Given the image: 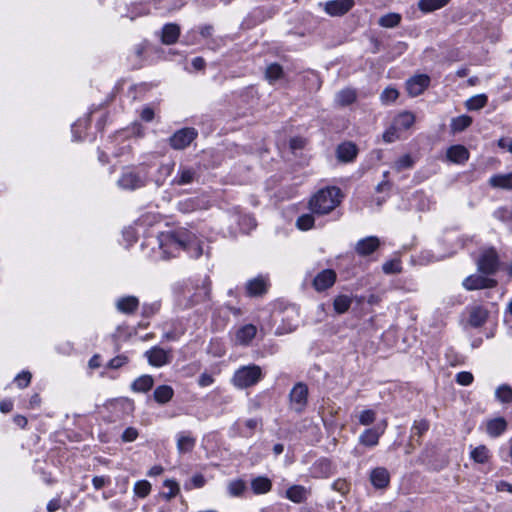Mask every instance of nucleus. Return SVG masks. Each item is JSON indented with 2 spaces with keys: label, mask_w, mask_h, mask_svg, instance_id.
Returning <instances> with one entry per match:
<instances>
[{
  "label": "nucleus",
  "mask_w": 512,
  "mask_h": 512,
  "mask_svg": "<svg viewBox=\"0 0 512 512\" xmlns=\"http://www.w3.org/2000/svg\"><path fill=\"white\" fill-rule=\"evenodd\" d=\"M246 489V483L242 479H235L227 484V491L231 497H242Z\"/></svg>",
  "instance_id": "34"
},
{
  "label": "nucleus",
  "mask_w": 512,
  "mask_h": 512,
  "mask_svg": "<svg viewBox=\"0 0 512 512\" xmlns=\"http://www.w3.org/2000/svg\"><path fill=\"white\" fill-rule=\"evenodd\" d=\"M398 91L395 88L388 87L381 93V100L384 103H390L398 98Z\"/></svg>",
  "instance_id": "53"
},
{
  "label": "nucleus",
  "mask_w": 512,
  "mask_h": 512,
  "mask_svg": "<svg viewBox=\"0 0 512 512\" xmlns=\"http://www.w3.org/2000/svg\"><path fill=\"white\" fill-rule=\"evenodd\" d=\"M174 167V161L162 163L158 167L157 174L155 177V183L158 187L162 186L165 183V181L172 175Z\"/></svg>",
  "instance_id": "26"
},
{
  "label": "nucleus",
  "mask_w": 512,
  "mask_h": 512,
  "mask_svg": "<svg viewBox=\"0 0 512 512\" xmlns=\"http://www.w3.org/2000/svg\"><path fill=\"white\" fill-rule=\"evenodd\" d=\"M197 177V171L193 167L180 165L175 177L171 180V185H187L194 182Z\"/></svg>",
  "instance_id": "13"
},
{
  "label": "nucleus",
  "mask_w": 512,
  "mask_h": 512,
  "mask_svg": "<svg viewBox=\"0 0 512 512\" xmlns=\"http://www.w3.org/2000/svg\"><path fill=\"white\" fill-rule=\"evenodd\" d=\"M196 444V439L190 433H179L177 436V450L180 454L191 452Z\"/></svg>",
  "instance_id": "23"
},
{
  "label": "nucleus",
  "mask_w": 512,
  "mask_h": 512,
  "mask_svg": "<svg viewBox=\"0 0 512 512\" xmlns=\"http://www.w3.org/2000/svg\"><path fill=\"white\" fill-rule=\"evenodd\" d=\"M133 491L137 497L145 498L151 492V484L147 480L137 481L134 485Z\"/></svg>",
  "instance_id": "44"
},
{
  "label": "nucleus",
  "mask_w": 512,
  "mask_h": 512,
  "mask_svg": "<svg viewBox=\"0 0 512 512\" xmlns=\"http://www.w3.org/2000/svg\"><path fill=\"white\" fill-rule=\"evenodd\" d=\"M380 246V240L376 236H368L360 239L355 244V252L361 256L366 257L375 252Z\"/></svg>",
  "instance_id": "11"
},
{
  "label": "nucleus",
  "mask_w": 512,
  "mask_h": 512,
  "mask_svg": "<svg viewBox=\"0 0 512 512\" xmlns=\"http://www.w3.org/2000/svg\"><path fill=\"white\" fill-rule=\"evenodd\" d=\"M290 409L296 413L304 411L308 401V387L302 382L294 385L289 393Z\"/></svg>",
  "instance_id": "6"
},
{
  "label": "nucleus",
  "mask_w": 512,
  "mask_h": 512,
  "mask_svg": "<svg viewBox=\"0 0 512 512\" xmlns=\"http://www.w3.org/2000/svg\"><path fill=\"white\" fill-rule=\"evenodd\" d=\"M429 429V423L425 419L416 420L411 428V439L415 436L421 437Z\"/></svg>",
  "instance_id": "45"
},
{
  "label": "nucleus",
  "mask_w": 512,
  "mask_h": 512,
  "mask_svg": "<svg viewBox=\"0 0 512 512\" xmlns=\"http://www.w3.org/2000/svg\"><path fill=\"white\" fill-rule=\"evenodd\" d=\"M109 483H110V478L105 477V476H94L92 479L93 487L96 490H100L101 488H103L105 485H107Z\"/></svg>",
  "instance_id": "59"
},
{
  "label": "nucleus",
  "mask_w": 512,
  "mask_h": 512,
  "mask_svg": "<svg viewBox=\"0 0 512 512\" xmlns=\"http://www.w3.org/2000/svg\"><path fill=\"white\" fill-rule=\"evenodd\" d=\"M177 208L182 213H190L200 208V201L195 197L187 198L179 201Z\"/></svg>",
  "instance_id": "39"
},
{
  "label": "nucleus",
  "mask_w": 512,
  "mask_h": 512,
  "mask_svg": "<svg viewBox=\"0 0 512 512\" xmlns=\"http://www.w3.org/2000/svg\"><path fill=\"white\" fill-rule=\"evenodd\" d=\"M31 378L32 375L30 372L23 371L15 377L14 381L17 383L19 388H25L30 384Z\"/></svg>",
  "instance_id": "54"
},
{
  "label": "nucleus",
  "mask_w": 512,
  "mask_h": 512,
  "mask_svg": "<svg viewBox=\"0 0 512 512\" xmlns=\"http://www.w3.org/2000/svg\"><path fill=\"white\" fill-rule=\"evenodd\" d=\"M159 246L168 257H175L181 250L191 258H199L203 254V243L186 230L168 231L159 235Z\"/></svg>",
  "instance_id": "1"
},
{
  "label": "nucleus",
  "mask_w": 512,
  "mask_h": 512,
  "mask_svg": "<svg viewBox=\"0 0 512 512\" xmlns=\"http://www.w3.org/2000/svg\"><path fill=\"white\" fill-rule=\"evenodd\" d=\"M154 118V111L150 107H145L141 112V119L145 122H150Z\"/></svg>",
  "instance_id": "63"
},
{
  "label": "nucleus",
  "mask_w": 512,
  "mask_h": 512,
  "mask_svg": "<svg viewBox=\"0 0 512 512\" xmlns=\"http://www.w3.org/2000/svg\"><path fill=\"white\" fill-rule=\"evenodd\" d=\"M376 414L373 410H363L359 415V423L362 425H370L375 421Z\"/></svg>",
  "instance_id": "52"
},
{
  "label": "nucleus",
  "mask_w": 512,
  "mask_h": 512,
  "mask_svg": "<svg viewBox=\"0 0 512 512\" xmlns=\"http://www.w3.org/2000/svg\"><path fill=\"white\" fill-rule=\"evenodd\" d=\"M332 488L344 495L349 491V483L345 479H337L333 482Z\"/></svg>",
  "instance_id": "55"
},
{
  "label": "nucleus",
  "mask_w": 512,
  "mask_h": 512,
  "mask_svg": "<svg viewBox=\"0 0 512 512\" xmlns=\"http://www.w3.org/2000/svg\"><path fill=\"white\" fill-rule=\"evenodd\" d=\"M336 281V273L331 269H325L318 273L313 280L315 290L321 292L330 288Z\"/></svg>",
  "instance_id": "14"
},
{
  "label": "nucleus",
  "mask_w": 512,
  "mask_h": 512,
  "mask_svg": "<svg viewBox=\"0 0 512 512\" xmlns=\"http://www.w3.org/2000/svg\"><path fill=\"white\" fill-rule=\"evenodd\" d=\"M160 309V302L144 303L142 306L143 317L149 318L156 314Z\"/></svg>",
  "instance_id": "49"
},
{
  "label": "nucleus",
  "mask_w": 512,
  "mask_h": 512,
  "mask_svg": "<svg viewBox=\"0 0 512 512\" xmlns=\"http://www.w3.org/2000/svg\"><path fill=\"white\" fill-rule=\"evenodd\" d=\"M138 437V431L133 427H128L122 434V440L124 442H133Z\"/></svg>",
  "instance_id": "58"
},
{
  "label": "nucleus",
  "mask_w": 512,
  "mask_h": 512,
  "mask_svg": "<svg viewBox=\"0 0 512 512\" xmlns=\"http://www.w3.org/2000/svg\"><path fill=\"white\" fill-rule=\"evenodd\" d=\"M148 363L154 367H162L171 361L169 351L164 350L158 346L152 347L145 352Z\"/></svg>",
  "instance_id": "10"
},
{
  "label": "nucleus",
  "mask_w": 512,
  "mask_h": 512,
  "mask_svg": "<svg viewBox=\"0 0 512 512\" xmlns=\"http://www.w3.org/2000/svg\"><path fill=\"white\" fill-rule=\"evenodd\" d=\"M415 122V116L411 112L400 113L394 120L393 125L398 130H407Z\"/></svg>",
  "instance_id": "31"
},
{
  "label": "nucleus",
  "mask_w": 512,
  "mask_h": 512,
  "mask_svg": "<svg viewBox=\"0 0 512 512\" xmlns=\"http://www.w3.org/2000/svg\"><path fill=\"white\" fill-rule=\"evenodd\" d=\"M257 328L253 324L240 327L235 334V342L238 345L247 346L255 338Z\"/></svg>",
  "instance_id": "18"
},
{
  "label": "nucleus",
  "mask_w": 512,
  "mask_h": 512,
  "mask_svg": "<svg viewBox=\"0 0 512 512\" xmlns=\"http://www.w3.org/2000/svg\"><path fill=\"white\" fill-rule=\"evenodd\" d=\"M414 165V161L413 159L411 158V156L409 154H405L403 156H401L396 162H395V169L397 171H402L404 169H409V168H412Z\"/></svg>",
  "instance_id": "48"
},
{
  "label": "nucleus",
  "mask_w": 512,
  "mask_h": 512,
  "mask_svg": "<svg viewBox=\"0 0 512 512\" xmlns=\"http://www.w3.org/2000/svg\"><path fill=\"white\" fill-rule=\"evenodd\" d=\"M471 458L480 464H484L489 460V450L486 446L480 445L474 448L470 453Z\"/></svg>",
  "instance_id": "42"
},
{
  "label": "nucleus",
  "mask_w": 512,
  "mask_h": 512,
  "mask_svg": "<svg viewBox=\"0 0 512 512\" xmlns=\"http://www.w3.org/2000/svg\"><path fill=\"white\" fill-rule=\"evenodd\" d=\"M127 362L128 358L125 355H118L108 362V367L111 369H118L125 365Z\"/></svg>",
  "instance_id": "56"
},
{
  "label": "nucleus",
  "mask_w": 512,
  "mask_h": 512,
  "mask_svg": "<svg viewBox=\"0 0 512 512\" xmlns=\"http://www.w3.org/2000/svg\"><path fill=\"white\" fill-rule=\"evenodd\" d=\"M507 428V422L503 417L488 421L486 431L491 437L500 436Z\"/></svg>",
  "instance_id": "29"
},
{
  "label": "nucleus",
  "mask_w": 512,
  "mask_h": 512,
  "mask_svg": "<svg viewBox=\"0 0 512 512\" xmlns=\"http://www.w3.org/2000/svg\"><path fill=\"white\" fill-rule=\"evenodd\" d=\"M191 482L194 488H201L205 485L206 479L202 474H195L192 476Z\"/></svg>",
  "instance_id": "61"
},
{
  "label": "nucleus",
  "mask_w": 512,
  "mask_h": 512,
  "mask_svg": "<svg viewBox=\"0 0 512 512\" xmlns=\"http://www.w3.org/2000/svg\"><path fill=\"white\" fill-rule=\"evenodd\" d=\"M370 482L376 489H385L390 484V473L384 467H377L370 472Z\"/></svg>",
  "instance_id": "15"
},
{
  "label": "nucleus",
  "mask_w": 512,
  "mask_h": 512,
  "mask_svg": "<svg viewBox=\"0 0 512 512\" xmlns=\"http://www.w3.org/2000/svg\"><path fill=\"white\" fill-rule=\"evenodd\" d=\"M164 486L169 488V491L164 494V496L167 499H171V498L175 497L179 493V491H180L178 483L176 481H174V480H171V479L165 480L164 481Z\"/></svg>",
  "instance_id": "50"
},
{
  "label": "nucleus",
  "mask_w": 512,
  "mask_h": 512,
  "mask_svg": "<svg viewBox=\"0 0 512 512\" xmlns=\"http://www.w3.org/2000/svg\"><path fill=\"white\" fill-rule=\"evenodd\" d=\"M173 396L174 390L169 385H160L153 392L154 400L162 405L168 403Z\"/></svg>",
  "instance_id": "28"
},
{
  "label": "nucleus",
  "mask_w": 512,
  "mask_h": 512,
  "mask_svg": "<svg viewBox=\"0 0 512 512\" xmlns=\"http://www.w3.org/2000/svg\"><path fill=\"white\" fill-rule=\"evenodd\" d=\"M308 491L302 485H292L286 490V497L294 503H303L307 500Z\"/></svg>",
  "instance_id": "24"
},
{
  "label": "nucleus",
  "mask_w": 512,
  "mask_h": 512,
  "mask_svg": "<svg viewBox=\"0 0 512 512\" xmlns=\"http://www.w3.org/2000/svg\"><path fill=\"white\" fill-rule=\"evenodd\" d=\"M246 291L249 296H260L267 291V282L263 277L251 279L246 284Z\"/></svg>",
  "instance_id": "20"
},
{
  "label": "nucleus",
  "mask_w": 512,
  "mask_h": 512,
  "mask_svg": "<svg viewBox=\"0 0 512 512\" xmlns=\"http://www.w3.org/2000/svg\"><path fill=\"white\" fill-rule=\"evenodd\" d=\"M447 158L454 163H464L469 158V151L462 145H453L447 150Z\"/></svg>",
  "instance_id": "22"
},
{
  "label": "nucleus",
  "mask_w": 512,
  "mask_h": 512,
  "mask_svg": "<svg viewBox=\"0 0 512 512\" xmlns=\"http://www.w3.org/2000/svg\"><path fill=\"white\" fill-rule=\"evenodd\" d=\"M154 384V379L151 375H142L135 379L131 384V389L137 393L148 392Z\"/></svg>",
  "instance_id": "25"
},
{
  "label": "nucleus",
  "mask_w": 512,
  "mask_h": 512,
  "mask_svg": "<svg viewBox=\"0 0 512 512\" xmlns=\"http://www.w3.org/2000/svg\"><path fill=\"white\" fill-rule=\"evenodd\" d=\"M401 19L402 17L399 13L391 12L381 16L378 20V24L384 28H394L400 24Z\"/></svg>",
  "instance_id": "35"
},
{
  "label": "nucleus",
  "mask_w": 512,
  "mask_h": 512,
  "mask_svg": "<svg viewBox=\"0 0 512 512\" xmlns=\"http://www.w3.org/2000/svg\"><path fill=\"white\" fill-rule=\"evenodd\" d=\"M455 380L459 385L468 386L473 382L474 377L471 372L462 371L456 374Z\"/></svg>",
  "instance_id": "51"
},
{
  "label": "nucleus",
  "mask_w": 512,
  "mask_h": 512,
  "mask_svg": "<svg viewBox=\"0 0 512 512\" xmlns=\"http://www.w3.org/2000/svg\"><path fill=\"white\" fill-rule=\"evenodd\" d=\"M197 136L198 132L195 128L185 127L171 135L168 142L174 150H183L187 148Z\"/></svg>",
  "instance_id": "5"
},
{
  "label": "nucleus",
  "mask_w": 512,
  "mask_h": 512,
  "mask_svg": "<svg viewBox=\"0 0 512 512\" xmlns=\"http://www.w3.org/2000/svg\"><path fill=\"white\" fill-rule=\"evenodd\" d=\"M429 83L430 78L427 75H416L407 80L406 89L409 95L418 96L428 87Z\"/></svg>",
  "instance_id": "12"
},
{
  "label": "nucleus",
  "mask_w": 512,
  "mask_h": 512,
  "mask_svg": "<svg viewBox=\"0 0 512 512\" xmlns=\"http://www.w3.org/2000/svg\"><path fill=\"white\" fill-rule=\"evenodd\" d=\"M487 317L488 313L486 309L482 307H474L470 312L469 323L473 327H480L486 322Z\"/></svg>",
  "instance_id": "30"
},
{
  "label": "nucleus",
  "mask_w": 512,
  "mask_h": 512,
  "mask_svg": "<svg viewBox=\"0 0 512 512\" xmlns=\"http://www.w3.org/2000/svg\"><path fill=\"white\" fill-rule=\"evenodd\" d=\"M356 100V91L350 88L339 91L336 95V102L340 106H347Z\"/></svg>",
  "instance_id": "36"
},
{
  "label": "nucleus",
  "mask_w": 512,
  "mask_h": 512,
  "mask_svg": "<svg viewBox=\"0 0 512 512\" xmlns=\"http://www.w3.org/2000/svg\"><path fill=\"white\" fill-rule=\"evenodd\" d=\"M466 290H479L494 288L497 285V281L492 278H488L482 275L474 274L466 277L462 283Z\"/></svg>",
  "instance_id": "8"
},
{
  "label": "nucleus",
  "mask_w": 512,
  "mask_h": 512,
  "mask_svg": "<svg viewBox=\"0 0 512 512\" xmlns=\"http://www.w3.org/2000/svg\"><path fill=\"white\" fill-rule=\"evenodd\" d=\"M488 102V97L485 94H478L470 97L465 106L470 111H476L482 109Z\"/></svg>",
  "instance_id": "38"
},
{
  "label": "nucleus",
  "mask_w": 512,
  "mask_h": 512,
  "mask_svg": "<svg viewBox=\"0 0 512 512\" xmlns=\"http://www.w3.org/2000/svg\"><path fill=\"white\" fill-rule=\"evenodd\" d=\"M358 153L357 146L352 142H343L338 145L336 155L340 162L348 163L353 161Z\"/></svg>",
  "instance_id": "17"
},
{
  "label": "nucleus",
  "mask_w": 512,
  "mask_h": 512,
  "mask_svg": "<svg viewBox=\"0 0 512 512\" xmlns=\"http://www.w3.org/2000/svg\"><path fill=\"white\" fill-rule=\"evenodd\" d=\"M118 186L126 190H136L142 188L147 183V173L136 171L132 167H126L121 177L118 179Z\"/></svg>",
  "instance_id": "4"
},
{
  "label": "nucleus",
  "mask_w": 512,
  "mask_h": 512,
  "mask_svg": "<svg viewBox=\"0 0 512 512\" xmlns=\"http://www.w3.org/2000/svg\"><path fill=\"white\" fill-rule=\"evenodd\" d=\"M262 378V370L257 365L243 366L233 375V384L238 388H247L255 385Z\"/></svg>",
  "instance_id": "3"
},
{
  "label": "nucleus",
  "mask_w": 512,
  "mask_h": 512,
  "mask_svg": "<svg viewBox=\"0 0 512 512\" xmlns=\"http://www.w3.org/2000/svg\"><path fill=\"white\" fill-rule=\"evenodd\" d=\"M496 490L498 492L507 491L512 494V484L504 480L498 481L496 483Z\"/></svg>",
  "instance_id": "62"
},
{
  "label": "nucleus",
  "mask_w": 512,
  "mask_h": 512,
  "mask_svg": "<svg viewBox=\"0 0 512 512\" xmlns=\"http://www.w3.org/2000/svg\"><path fill=\"white\" fill-rule=\"evenodd\" d=\"M449 0H419L418 7L423 12H432L448 4Z\"/></svg>",
  "instance_id": "37"
},
{
  "label": "nucleus",
  "mask_w": 512,
  "mask_h": 512,
  "mask_svg": "<svg viewBox=\"0 0 512 512\" xmlns=\"http://www.w3.org/2000/svg\"><path fill=\"white\" fill-rule=\"evenodd\" d=\"M379 437H380V433L376 429L370 428V429H366L360 435L359 441L361 444H363L365 446L372 447V446H375L378 444Z\"/></svg>",
  "instance_id": "33"
},
{
  "label": "nucleus",
  "mask_w": 512,
  "mask_h": 512,
  "mask_svg": "<svg viewBox=\"0 0 512 512\" xmlns=\"http://www.w3.org/2000/svg\"><path fill=\"white\" fill-rule=\"evenodd\" d=\"M139 299L136 296L128 295L116 300L115 307L123 314H133L139 307Z\"/></svg>",
  "instance_id": "16"
},
{
  "label": "nucleus",
  "mask_w": 512,
  "mask_h": 512,
  "mask_svg": "<svg viewBox=\"0 0 512 512\" xmlns=\"http://www.w3.org/2000/svg\"><path fill=\"white\" fill-rule=\"evenodd\" d=\"M498 146L500 148L505 149V150L509 151L510 153H512V140H507V139L501 138L498 141Z\"/></svg>",
  "instance_id": "64"
},
{
  "label": "nucleus",
  "mask_w": 512,
  "mask_h": 512,
  "mask_svg": "<svg viewBox=\"0 0 512 512\" xmlns=\"http://www.w3.org/2000/svg\"><path fill=\"white\" fill-rule=\"evenodd\" d=\"M478 270L486 275H494L499 267V257L494 248L485 250L477 261Z\"/></svg>",
  "instance_id": "7"
},
{
  "label": "nucleus",
  "mask_w": 512,
  "mask_h": 512,
  "mask_svg": "<svg viewBox=\"0 0 512 512\" xmlns=\"http://www.w3.org/2000/svg\"><path fill=\"white\" fill-rule=\"evenodd\" d=\"M272 481L266 476H257L251 480V490L255 495H262L270 492Z\"/></svg>",
  "instance_id": "21"
},
{
  "label": "nucleus",
  "mask_w": 512,
  "mask_h": 512,
  "mask_svg": "<svg viewBox=\"0 0 512 512\" xmlns=\"http://www.w3.org/2000/svg\"><path fill=\"white\" fill-rule=\"evenodd\" d=\"M342 193L338 187L320 189L309 201V209L313 214L325 215L334 210L341 202Z\"/></svg>",
  "instance_id": "2"
},
{
  "label": "nucleus",
  "mask_w": 512,
  "mask_h": 512,
  "mask_svg": "<svg viewBox=\"0 0 512 512\" xmlns=\"http://www.w3.org/2000/svg\"><path fill=\"white\" fill-rule=\"evenodd\" d=\"M495 396L502 403H512V387L507 384L500 385L495 391Z\"/></svg>",
  "instance_id": "43"
},
{
  "label": "nucleus",
  "mask_w": 512,
  "mask_h": 512,
  "mask_svg": "<svg viewBox=\"0 0 512 512\" xmlns=\"http://www.w3.org/2000/svg\"><path fill=\"white\" fill-rule=\"evenodd\" d=\"M180 36V27L175 23L165 24L162 28L161 41L163 44L171 45L177 42Z\"/></svg>",
  "instance_id": "19"
},
{
  "label": "nucleus",
  "mask_w": 512,
  "mask_h": 512,
  "mask_svg": "<svg viewBox=\"0 0 512 512\" xmlns=\"http://www.w3.org/2000/svg\"><path fill=\"white\" fill-rule=\"evenodd\" d=\"M382 270L385 274H398L402 271L401 262L398 259L387 261L383 264Z\"/></svg>",
  "instance_id": "47"
},
{
  "label": "nucleus",
  "mask_w": 512,
  "mask_h": 512,
  "mask_svg": "<svg viewBox=\"0 0 512 512\" xmlns=\"http://www.w3.org/2000/svg\"><path fill=\"white\" fill-rule=\"evenodd\" d=\"M353 6V0H330L324 4V10L328 15L337 17L346 14Z\"/></svg>",
  "instance_id": "9"
},
{
  "label": "nucleus",
  "mask_w": 512,
  "mask_h": 512,
  "mask_svg": "<svg viewBox=\"0 0 512 512\" xmlns=\"http://www.w3.org/2000/svg\"><path fill=\"white\" fill-rule=\"evenodd\" d=\"M314 216L312 214H303L298 217L296 221V226L298 229L302 231H306L311 229L314 226Z\"/></svg>",
  "instance_id": "46"
},
{
  "label": "nucleus",
  "mask_w": 512,
  "mask_h": 512,
  "mask_svg": "<svg viewBox=\"0 0 512 512\" xmlns=\"http://www.w3.org/2000/svg\"><path fill=\"white\" fill-rule=\"evenodd\" d=\"M472 124V118L468 115H460L452 118L450 128L453 133L462 132Z\"/></svg>",
  "instance_id": "32"
},
{
  "label": "nucleus",
  "mask_w": 512,
  "mask_h": 512,
  "mask_svg": "<svg viewBox=\"0 0 512 512\" xmlns=\"http://www.w3.org/2000/svg\"><path fill=\"white\" fill-rule=\"evenodd\" d=\"M489 184L494 188L512 190V173L493 175Z\"/></svg>",
  "instance_id": "27"
},
{
  "label": "nucleus",
  "mask_w": 512,
  "mask_h": 512,
  "mask_svg": "<svg viewBox=\"0 0 512 512\" xmlns=\"http://www.w3.org/2000/svg\"><path fill=\"white\" fill-rule=\"evenodd\" d=\"M213 382H214V378L212 377V375H210L208 373H202L198 379V385L200 387L210 386L213 384Z\"/></svg>",
  "instance_id": "60"
},
{
  "label": "nucleus",
  "mask_w": 512,
  "mask_h": 512,
  "mask_svg": "<svg viewBox=\"0 0 512 512\" xmlns=\"http://www.w3.org/2000/svg\"><path fill=\"white\" fill-rule=\"evenodd\" d=\"M283 76V68L278 63H272L267 66L265 70V77L270 82L273 83Z\"/></svg>",
  "instance_id": "41"
},
{
  "label": "nucleus",
  "mask_w": 512,
  "mask_h": 512,
  "mask_svg": "<svg viewBox=\"0 0 512 512\" xmlns=\"http://www.w3.org/2000/svg\"><path fill=\"white\" fill-rule=\"evenodd\" d=\"M352 304L351 297L347 295H339L334 299L333 307L338 314H343L348 311Z\"/></svg>",
  "instance_id": "40"
},
{
  "label": "nucleus",
  "mask_w": 512,
  "mask_h": 512,
  "mask_svg": "<svg viewBox=\"0 0 512 512\" xmlns=\"http://www.w3.org/2000/svg\"><path fill=\"white\" fill-rule=\"evenodd\" d=\"M398 129L392 125V127H390L389 129H387L384 133H383V140L387 143H392L394 142L396 139L399 138V135H398Z\"/></svg>",
  "instance_id": "57"
}]
</instances>
